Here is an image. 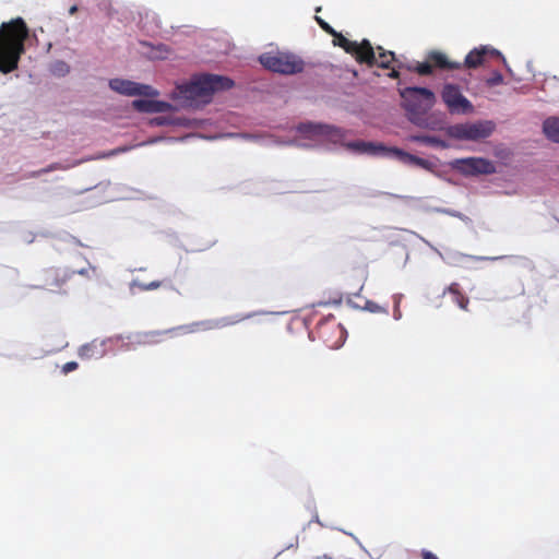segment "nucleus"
Returning <instances> with one entry per match:
<instances>
[{
	"label": "nucleus",
	"mask_w": 559,
	"mask_h": 559,
	"mask_svg": "<svg viewBox=\"0 0 559 559\" xmlns=\"http://www.w3.org/2000/svg\"><path fill=\"white\" fill-rule=\"evenodd\" d=\"M45 287L50 290L60 288L67 281V274L61 273L60 270L49 269L45 272Z\"/></svg>",
	"instance_id": "16"
},
{
	"label": "nucleus",
	"mask_w": 559,
	"mask_h": 559,
	"mask_svg": "<svg viewBox=\"0 0 559 559\" xmlns=\"http://www.w3.org/2000/svg\"><path fill=\"white\" fill-rule=\"evenodd\" d=\"M316 21L324 32H326L330 35H336V31L323 19L316 16Z\"/></svg>",
	"instance_id": "27"
},
{
	"label": "nucleus",
	"mask_w": 559,
	"mask_h": 559,
	"mask_svg": "<svg viewBox=\"0 0 559 559\" xmlns=\"http://www.w3.org/2000/svg\"><path fill=\"white\" fill-rule=\"evenodd\" d=\"M454 167L466 176L491 175L496 173L495 164L483 157H467L456 159Z\"/></svg>",
	"instance_id": "9"
},
{
	"label": "nucleus",
	"mask_w": 559,
	"mask_h": 559,
	"mask_svg": "<svg viewBox=\"0 0 559 559\" xmlns=\"http://www.w3.org/2000/svg\"><path fill=\"white\" fill-rule=\"evenodd\" d=\"M346 147L355 153H358V154H369V155L382 154V155L392 156L404 164L418 166L424 169H430L432 166V164L428 159L415 156V155L404 152L403 150L397 148V147H385L382 144H377L373 142L354 141V142H348L346 144Z\"/></svg>",
	"instance_id": "5"
},
{
	"label": "nucleus",
	"mask_w": 559,
	"mask_h": 559,
	"mask_svg": "<svg viewBox=\"0 0 559 559\" xmlns=\"http://www.w3.org/2000/svg\"><path fill=\"white\" fill-rule=\"evenodd\" d=\"M79 367L78 362L76 361H69V362H66L63 366H62V372L64 374L69 373V372H72L74 370H76Z\"/></svg>",
	"instance_id": "29"
},
{
	"label": "nucleus",
	"mask_w": 559,
	"mask_h": 559,
	"mask_svg": "<svg viewBox=\"0 0 559 559\" xmlns=\"http://www.w3.org/2000/svg\"><path fill=\"white\" fill-rule=\"evenodd\" d=\"M331 347H334V346H338L337 342L333 343L332 345H330Z\"/></svg>",
	"instance_id": "38"
},
{
	"label": "nucleus",
	"mask_w": 559,
	"mask_h": 559,
	"mask_svg": "<svg viewBox=\"0 0 559 559\" xmlns=\"http://www.w3.org/2000/svg\"><path fill=\"white\" fill-rule=\"evenodd\" d=\"M55 169H58L57 165H50L49 167L45 168V169H40L38 171H35L33 173V176H39L41 174H45V173H49L51 170H55Z\"/></svg>",
	"instance_id": "33"
},
{
	"label": "nucleus",
	"mask_w": 559,
	"mask_h": 559,
	"mask_svg": "<svg viewBox=\"0 0 559 559\" xmlns=\"http://www.w3.org/2000/svg\"><path fill=\"white\" fill-rule=\"evenodd\" d=\"M76 11H78V7L73 5V7L70 8L69 13L70 14H74Z\"/></svg>",
	"instance_id": "35"
},
{
	"label": "nucleus",
	"mask_w": 559,
	"mask_h": 559,
	"mask_svg": "<svg viewBox=\"0 0 559 559\" xmlns=\"http://www.w3.org/2000/svg\"><path fill=\"white\" fill-rule=\"evenodd\" d=\"M132 106L141 112H166L173 108L167 102L153 99H135L132 102Z\"/></svg>",
	"instance_id": "13"
},
{
	"label": "nucleus",
	"mask_w": 559,
	"mask_h": 559,
	"mask_svg": "<svg viewBox=\"0 0 559 559\" xmlns=\"http://www.w3.org/2000/svg\"><path fill=\"white\" fill-rule=\"evenodd\" d=\"M503 82V76L500 72H493L490 78L486 80V84L490 87L500 85Z\"/></svg>",
	"instance_id": "25"
},
{
	"label": "nucleus",
	"mask_w": 559,
	"mask_h": 559,
	"mask_svg": "<svg viewBox=\"0 0 559 559\" xmlns=\"http://www.w3.org/2000/svg\"><path fill=\"white\" fill-rule=\"evenodd\" d=\"M260 63L267 70L285 75L297 74L304 71V60L290 52L269 51L259 57Z\"/></svg>",
	"instance_id": "6"
},
{
	"label": "nucleus",
	"mask_w": 559,
	"mask_h": 559,
	"mask_svg": "<svg viewBox=\"0 0 559 559\" xmlns=\"http://www.w3.org/2000/svg\"><path fill=\"white\" fill-rule=\"evenodd\" d=\"M334 37V45L340 46L343 48L347 53H350L352 50H355L356 41L347 39L345 36H343L341 33L336 32V35H332Z\"/></svg>",
	"instance_id": "19"
},
{
	"label": "nucleus",
	"mask_w": 559,
	"mask_h": 559,
	"mask_svg": "<svg viewBox=\"0 0 559 559\" xmlns=\"http://www.w3.org/2000/svg\"><path fill=\"white\" fill-rule=\"evenodd\" d=\"M395 60V55L392 51L379 52V58H376V64L383 69H390L392 62Z\"/></svg>",
	"instance_id": "20"
},
{
	"label": "nucleus",
	"mask_w": 559,
	"mask_h": 559,
	"mask_svg": "<svg viewBox=\"0 0 559 559\" xmlns=\"http://www.w3.org/2000/svg\"><path fill=\"white\" fill-rule=\"evenodd\" d=\"M325 328H329V329H331V330L337 331L340 334H342V333H343V330H342L341 325H340V324H336V323H334V322H333L331 325H328V324H326V325H324V326H321V328H320L321 333H323V329H325Z\"/></svg>",
	"instance_id": "31"
},
{
	"label": "nucleus",
	"mask_w": 559,
	"mask_h": 559,
	"mask_svg": "<svg viewBox=\"0 0 559 559\" xmlns=\"http://www.w3.org/2000/svg\"><path fill=\"white\" fill-rule=\"evenodd\" d=\"M28 28L22 17L4 22L0 26V72L8 74L17 69L25 52Z\"/></svg>",
	"instance_id": "2"
},
{
	"label": "nucleus",
	"mask_w": 559,
	"mask_h": 559,
	"mask_svg": "<svg viewBox=\"0 0 559 559\" xmlns=\"http://www.w3.org/2000/svg\"><path fill=\"white\" fill-rule=\"evenodd\" d=\"M543 130L546 136L559 143V118H548L544 121Z\"/></svg>",
	"instance_id": "18"
},
{
	"label": "nucleus",
	"mask_w": 559,
	"mask_h": 559,
	"mask_svg": "<svg viewBox=\"0 0 559 559\" xmlns=\"http://www.w3.org/2000/svg\"><path fill=\"white\" fill-rule=\"evenodd\" d=\"M449 294L451 296L452 302L456 304L457 307L464 311L468 310L469 298L461 288L459 283L450 284L444 290L443 295Z\"/></svg>",
	"instance_id": "15"
},
{
	"label": "nucleus",
	"mask_w": 559,
	"mask_h": 559,
	"mask_svg": "<svg viewBox=\"0 0 559 559\" xmlns=\"http://www.w3.org/2000/svg\"><path fill=\"white\" fill-rule=\"evenodd\" d=\"M316 559H333V558L328 555H322V556L316 557Z\"/></svg>",
	"instance_id": "36"
},
{
	"label": "nucleus",
	"mask_w": 559,
	"mask_h": 559,
	"mask_svg": "<svg viewBox=\"0 0 559 559\" xmlns=\"http://www.w3.org/2000/svg\"><path fill=\"white\" fill-rule=\"evenodd\" d=\"M389 76L391 79H397L400 76V72L395 69H392V71L389 73Z\"/></svg>",
	"instance_id": "34"
},
{
	"label": "nucleus",
	"mask_w": 559,
	"mask_h": 559,
	"mask_svg": "<svg viewBox=\"0 0 559 559\" xmlns=\"http://www.w3.org/2000/svg\"><path fill=\"white\" fill-rule=\"evenodd\" d=\"M109 87L112 91L127 96L154 97L158 95V92L150 85L140 84L123 79H111L109 81Z\"/></svg>",
	"instance_id": "10"
},
{
	"label": "nucleus",
	"mask_w": 559,
	"mask_h": 559,
	"mask_svg": "<svg viewBox=\"0 0 559 559\" xmlns=\"http://www.w3.org/2000/svg\"><path fill=\"white\" fill-rule=\"evenodd\" d=\"M97 354V346L95 344H85L79 349V356L83 359H91L96 357Z\"/></svg>",
	"instance_id": "23"
},
{
	"label": "nucleus",
	"mask_w": 559,
	"mask_h": 559,
	"mask_svg": "<svg viewBox=\"0 0 559 559\" xmlns=\"http://www.w3.org/2000/svg\"><path fill=\"white\" fill-rule=\"evenodd\" d=\"M462 63L450 61L445 53L441 51H430L425 62L417 63L412 70L419 75H430L435 69L440 70H459Z\"/></svg>",
	"instance_id": "8"
},
{
	"label": "nucleus",
	"mask_w": 559,
	"mask_h": 559,
	"mask_svg": "<svg viewBox=\"0 0 559 559\" xmlns=\"http://www.w3.org/2000/svg\"><path fill=\"white\" fill-rule=\"evenodd\" d=\"M488 57L502 58L503 62L506 63V59L501 56L500 51L488 46H480L474 48L467 53L464 63H462V67L467 69H476L483 66Z\"/></svg>",
	"instance_id": "11"
},
{
	"label": "nucleus",
	"mask_w": 559,
	"mask_h": 559,
	"mask_svg": "<svg viewBox=\"0 0 559 559\" xmlns=\"http://www.w3.org/2000/svg\"><path fill=\"white\" fill-rule=\"evenodd\" d=\"M420 556L423 559H439L433 552L426 549L421 550Z\"/></svg>",
	"instance_id": "32"
},
{
	"label": "nucleus",
	"mask_w": 559,
	"mask_h": 559,
	"mask_svg": "<svg viewBox=\"0 0 559 559\" xmlns=\"http://www.w3.org/2000/svg\"><path fill=\"white\" fill-rule=\"evenodd\" d=\"M441 98L450 114L468 115L474 111L473 104L462 94L456 84L445 83L441 90Z\"/></svg>",
	"instance_id": "7"
},
{
	"label": "nucleus",
	"mask_w": 559,
	"mask_h": 559,
	"mask_svg": "<svg viewBox=\"0 0 559 559\" xmlns=\"http://www.w3.org/2000/svg\"><path fill=\"white\" fill-rule=\"evenodd\" d=\"M301 131L310 132L312 134H322L328 136H338L341 135V131L336 128H333L331 126H323V124H304L300 128Z\"/></svg>",
	"instance_id": "17"
},
{
	"label": "nucleus",
	"mask_w": 559,
	"mask_h": 559,
	"mask_svg": "<svg viewBox=\"0 0 559 559\" xmlns=\"http://www.w3.org/2000/svg\"><path fill=\"white\" fill-rule=\"evenodd\" d=\"M250 317H251V314L237 316L233 319L225 318L215 324L210 321H200V322H192L190 324L174 326V328H170L167 330L148 331V332H144L143 334H141L140 343L145 344V345H153V344H157V343L162 342L163 337L166 335L174 336V335H178V334H189V333H194L198 331H206V330H211V329H214L217 326H226V325L235 324V323L241 322Z\"/></svg>",
	"instance_id": "4"
},
{
	"label": "nucleus",
	"mask_w": 559,
	"mask_h": 559,
	"mask_svg": "<svg viewBox=\"0 0 559 559\" xmlns=\"http://www.w3.org/2000/svg\"><path fill=\"white\" fill-rule=\"evenodd\" d=\"M162 286V282L160 281H152L150 283H139L138 284V287L141 289V290H154V289H157Z\"/></svg>",
	"instance_id": "26"
},
{
	"label": "nucleus",
	"mask_w": 559,
	"mask_h": 559,
	"mask_svg": "<svg viewBox=\"0 0 559 559\" xmlns=\"http://www.w3.org/2000/svg\"><path fill=\"white\" fill-rule=\"evenodd\" d=\"M468 133V123L455 124L450 129V134L460 140H469Z\"/></svg>",
	"instance_id": "22"
},
{
	"label": "nucleus",
	"mask_w": 559,
	"mask_h": 559,
	"mask_svg": "<svg viewBox=\"0 0 559 559\" xmlns=\"http://www.w3.org/2000/svg\"><path fill=\"white\" fill-rule=\"evenodd\" d=\"M377 51H378V53H379V52H382V51H385V50H384L381 46H378V47H377Z\"/></svg>",
	"instance_id": "37"
},
{
	"label": "nucleus",
	"mask_w": 559,
	"mask_h": 559,
	"mask_svg": "<svg viewBox=\"0 0 559 559\" xmlns=\"http://www.w3.org/2000/svg\"><path fill=\"white\" fill-rule=\"evenodd\" d=\"M402 107L405 109L408 120L424 127V115L433 107L436 103L435 93L427 87H405L400 91Z\"/></svg>",
	"instance_id": "3"
},
{
	"label": "nucleus",
	"mask_w": 559,
	"mask_h": 559,
	"mask_svg": "<svg viewBox=\"0 0 559 559\" xmlns=\"http://www.w3.org/2000/svg\"><path fill=\"white\" fill-rule=\"evenodd\" d=\"M233 86L234 81L227 76L199 74L194 75L190 82L177 85L171 97L183 106H193L199 103L207 104L215 92L227 91Z\"/></svg>",
	"instance_id": "1"
},
{
	"label": "nucleus",
	"mask_w": 559,
	"mask_h": 559,
	"mask_svg": "<svg viewBox=\"0 0 559 559\" xmlns=\"http://www.w3.org/2000/svg\"><path fill=\"white\" fill-rule=\"evenodd\" d=\"M367 309L370 310L371 312H386V310H384L382 307L374 302H367Z\"/></svg>",
	"instance_id": "30"
},
{
	"label": "nucleus",
	"mask_w": 559,
	"mask_h": 559,
	"mask_svg": "<svg viewBox=\"0 0 559 559\" xmlns=\"http://www.w3.org/2000/svg\"><path fill=\"white\" fill-rule=\"evenodd\" d=\"M127 151H128L127 147H118V148L109 151L108 153H103V154L98 155L97 158L111 157V156H115V155H117L119 153H123V152H127Z\"/></svg>",
	"instance_id": "28"
},
{
	"label": "nucleus",
	"mask_w": 559,
	"mask_h": 559,
	"mask_svg": "<svg viewBox=\"0 0 559 559\" xmlns=\"http://www.w3.org/2000/svg\"><path fill=\"white\" fill-rule=\"evenodd\" d=\"M50 72L56 76H66L70 72V66L62 60H57L50 66Z\"/></svg>",
	"instance_id": "21"
},
{
	"label": "nucleus",
	"mask_w": 559,
	"mask_h": 559,
	"mask_svg": "<svg viewBox=\"0 0 559 559\" xmlns=\"http://www.w3.org/2000/svg\"><path fill=\"white\" fill-rule=\"evenodd\" d=\"M413 140L428 145L445 147V143L442 140L431 135L414 136Z\"/></svg>",
	"instance_id": "24"
},
{
	"label": "nucleus",
	"mask_w": 559,
	"mask_h": 559,
	"mask_svg": "<svg viewBox=\"0 0 559 559\" xmlns=\"http://www.w3.org/2000/svg\"><path fill=\"white\" fill-rule=\"evenodd\" d=\"M356 49L352 50L358 63H366L369 67L376 66V53L371 43L368 39H362L361 43L356 41Z\"/></svg>",
	"instance_id": "12"
},
{
	"label": "nucleus",
	"mask_w": 559,
	"mask_h": 559,
	"mask_svg": "<svg viewBox=\"0 0 559 559\" xmlns=\"http://www.w3.org/2000/svg\"><path fill=\"white\" fill-rule=\"evenodd\" d=\"M495 130V124L491 121H477L468 123L469 140L477 141L486 139L491 135Z\"/></svg>",
	"instance_id": "14"
}]
</instances>
